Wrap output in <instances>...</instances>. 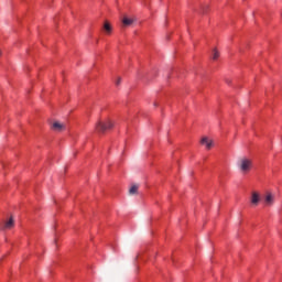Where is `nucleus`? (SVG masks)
Returning a JSON list of instances; mask_svg holds the SVG:
<instances>
[{
    "label": "nucleus",
    "instance_id": "nucleus-1",
    "mask_svg": "<svg viewBox=\"0 0 282 282\" xmlns=\"http://www.w3.org/2000/svg\"><path fill=\"white\" fill-rule=\"evenodd\" d=\"M237 166L240 173H242V175H247V173H250V171H252V159L247 156H241L237 161Z\"/></svg>",
    "mask_w": 282,
    "mask_h": 282
},
{
    "label": "nucleus",
    "instance_id": "nucleus-2",
    "mask_svg": "<svg viewBox=\"0 0 282 282\" xmlns=\"http://www.w3.org/2000/svg\"><path fill=\"white\" fill-rule=\"evenodd\" d=\"M262 199H263L264 206H274L276 195L274 193L268 191L264 193Z\"/></svg>",
    "mask_w": 282,
    "mask_h": 282
},
{
    "label": "nucleus",
    "instance_id": "nucleus-3",
    "mask_svg": "<svg viewBox=\"0 0 282 282\" xmlns=\"http://www.w3.org/2000/svg\"><path fill=\"white\" fill-rule=\"evenodd\" d=\"M112 127H113V123L110 120L106 122L98 121L96 123V131H98V133H105V131H107L108 129H111Z\"/></svg>",
    "mask_w": 282,
    "mask_h": 282
},
{
    "label": "nucleus",
    "instance_id": "nucleus-4",
    "mask_svg": "<svg viewBox=\"0 0 282 282\" xmlns=\"http://www.w3.org/2000/svg\"><path fill=\"white\" fill-rule=\"evenodd\" d=\"M259 202H261V194H259V192H252L251 193L252 206H259Z\"/></svg>",
    "mask_w": 282,
    "mask_h": 282
},
{
    "label": "nucleus",
    "instance_id": "nucleus-5",
    "mask_svg": "<svg viewBox=\"0 0 282 282\" xmlns=\"http://www.w3.org/2000/svg\"><path fill=\"white\" fill-rule=\"evenodd\" d=\"M133 23H135L134 18H129L127 15H123L122 24H123L124 28H129V25H133Z\"/></svg>",
    "mask_w": 282,
    "mask_h": 282
},
{
    "label": "nucleus",
    "instance_id": "nucleus-6",
    "mask_svg": "<svg viewBox=\"0 0 282 282\" xmlns=\"http://www.w3.org/2000/svg\"><path fill=\"white\" fill-rule=\"evenodd\" d=\"M11 228H14V218L10 217L9 220H7L2 227V230H11Z\"/></svg>",
    "mask_w": 282,
    "mask_h": 282
},
{
    "label": "nucleus",
    "instance_id": "nucleus-7",
    "mask_svg": "<svg viewBox=\"0 0 282 282\" xmlns=\"http://www.w3.org/2000/svg\"><path fill=\"white\" fill-rule=\"evenodd\" d=\"M52 129L53 131H65V123H61L58 121H55L53 124H52Z\"/></svg>",
    "mask_w": 282,
    "mask_h": 282
},
{
    "label": "nucleus",
    "instance_id": "nucleus-8",
    "mask_svg": "<svg viewBox=\"0 0 282 282\" xmlns=\"http://www.w3.org/2000/svg\"><path fill=\"white\" fill-rule=\"evenodd\" d=\"M200 144H205L206 149H213V141H210L207 137H204L200 140Z\"/></svg>",
    "mask_w": 282,
    "mask_h": 282
},
{
    "label": "nucleus",
    "instance_id": "nucleus-9",
    "mask_svg": "<svg viewBox=\"0 0 282 282\" xmlns=\"http://www.w3.org/2000/svg\"><path fill=\"white\" fill-rule=\"evenodd\" d=\"M104 30H105V32H106V34H110L111 33V24L108 22V21H106L105 23H104Z\"/></svg>",
    "mask_w": 282,
    "mask_h": 282
},
{
    "label": "nucleus",
    "instance_id": "nucleus-10",
    "mask_svg": "<svg viewBox=\"0 0 282 282\" xmlns=\"http://www.w3.org/2000/svg\"><path fill=\"white\" fill-rule=\"evenodd\" d=\"M138 188L139 186L138 185H132L129 189V195H138Z\"/></svg>",
    "mask_w": 282,
    "mask_h": 282
},
{
    "label": "nucleus",
    "instance_id": "nucleus-11",
    "mask_svg": "<svg viewBox=\"0 0 282 282\" xmlns=\"http://www.w3.org/2000/svg\"><path fill=\"white\" fill-rule=\"evenodd\" d=\"M212 58L213 61H217V58H219V51H217V48L213 50Z\"/></svg>",
    "mask_w": 282,
    "mask_h": 282
},
{
    "label": "nucleus",
    "instance_id": "nucleus-12",
    "mask_svg": "<svg viewBox=\"0 0 282 282\" xmlns=\"http://www.w3.org/2000/svg\"><path fill=\"white\" fill-rule=\"evenodd\" d=\"M120 83H122V78L118 77L117 80H116V85H120Z\"/></svg>",
    "mask_w": 282,
    "mask_h": 282
},
{
    "label": "nucleus",
    "instance_id": "nucleus-13",
    "mask_svg": "<svg viewBox=\"0 0 282 282\" xmlns=\"http://www.w3.org/2000/svg\"><path fill=\"white\" fill-rule=\"evenodd\" d=\"M154 107H158V102H154Z\"/></svg>",
    "mask_w": 282,
    "mask_h": 282
},
{
    "label": "nucleus",
    "instance_id": "nucleus-14",
    "mask_svg": "<svg viewBox=\"0 0 282 282\" xmlns=\"http://www.w3.org/2000/svg\"><path fill=\"white\" fill-rule=\"evenodd\" d=\"M0 56H1V51H0Z\"/></svg>",
    "mask_w": 282,
    "mask_h": 282
}]
</instances>
